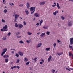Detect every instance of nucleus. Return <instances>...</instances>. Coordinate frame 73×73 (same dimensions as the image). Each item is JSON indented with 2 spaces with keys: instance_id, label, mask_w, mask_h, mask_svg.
<instances>
[{
  "instance_id": "26",
  "label": "nucleus",
  "mask_w": 73,
  "mask_h": 73,
  "mask_svg": "<svg viewBox=\"0 0 73 73\" xmlns=\"http://www.w3.org/2000/svg\"><path fill=\"white\" fill-rule=\"evenodd\" d=\"M48 28H49V27L48 26H47V27H43V28H44V29H48Z\"/></svg>"
},
{
  "instance_id": "1",
  "label": "nucleus",
  "mask_w": 73,
  "mask_h": 73,
  "mask_svg": "<svg viewBox=\"0 0 73 73\" xmlns=\"http://www.w3.org/2000/svg\"><path fill=\"white\" fill-rule=\"evenodd\" d=\"M30 11H32L31 13V14H33V13H34L35 12V9H36L35 7H31L30 8Z\"/></svg>"
},
{
  "instance_id": "44",
  "label": "nucleus",
  "mask_w": 73,
  "mask_h": 73,
  "mask_svg": "<svg viewBox=\"0 0 73 73\" xmlns=\"http://www.w3.org/2000/svg\"><path fill=\"white\" fill-rule=\"evenodd\" d=\"M23 24L25 25L26 24H27V23H26V22H25V21L23 22Z\"/></svg>"
},
{
  "instance_id": "33",
  "label": "nucleus",
  "mask_w": 73,
  "mask_h": 73,
  "mask_svg": "<svg viewBox=\"0 0 73 73\" xmlns=\"http://www.w3.org/2000/svg\"><path fill=\"white\" fill-rule=\"evenodd\" d=\"M16 20H17V19L15 18L14 19V22H15V23H16L17 22Z\"/></svg>"
},
{
  "instance_id": "5",
  "label": "nucleus",
  "mask_w": 73,
  "mask_h": 73,
  "mask_svg": "<svg viewBox=\"0 0 73 73\" xmlns=\"http://www.w3.org/2000/svg\"><path fill=\"white\" fill-rule=\"evenodd\" d=\"M34 16H35L37 17H38L40 16V15H39V14L38 13H34Z\"/></svg>"
},
{
  "instance_id": "16",
  "label": "nucleus",
  "mask_w": 73,
  "mask_h": 73,
  "mask_svg": "<svg viewBox=\"0 0 73 73\" xmlns=\"http://www.w3.org/2000/svg\"><path fill=\"white\" fill-rule=\"evenodd\" d=\"M15 27H19V25H18L17 24V23H16L15 24Z\"/></svg>"
},
{
  "instance_id": "6",
  "label": "nucleus",
  "mask_w": 73,
  "mask_h": 73,
  "mask_svg": "<svg viewBox=\"0 0 73 73\" xmlns=\"http://www.w3.org/2000/svg\"><path fill=\"white\" fill-rule=\"evenodd\" d=\"M26 6L27 8L28 9L30 7V5H29V3L27 2L26 3Z\"/></svg>"
},
{
  "instance_id": "35",
  "label": "nucleus",
  "mask_w": 73,
  "mask_h": 73,
  "mask_svg": "<svg viewBox=\"0 0 73 73\" xmlns=\"http://www.w3.org/2000/svg\"><path fill=\"white\" fill-rule=\"evenodd\" d=\"M30 63V62H28L26 63V65H28V64H29Z\"/></svg>"
},
{
  "instance_id": "17",
  "label": "nucleus",
  "mask_w": 73,
  "mask_h": 73,
  "mask_svg": "<svg viewBox=\"0 0 73 73\" xmlns=\"http://www.w3.org/2000/svg\"><path fill=\"white\" fill-rule=\"evenodd\" d=\"M2 40H7V38L4 37L2 38Z\"/></svg>"
},
{
  "instance_id": "53",
  "label": "nucleus",
  "mask_w": 73,
  "mask_h": 73,
  "mask_svg": "<svg viewBox=\"0 0 73 73\" xmlns=\"http://www.w3.org/2000/svg\"><path fill=\"white\" fill-rule=\"evenodd\" d=\"M55 13L56 14V13H58V11H56L55 12Z\"/></svg>"
},
{
  "instance_id": "42",
  "label": "nucleus",
  "mask_w": 73,
  "mask_h": 73,
  "mask_svg": "<svg viewBox=\"0 0 73 73\" xmlns=\"http://www.w3.org/2000/svg\"><path fill=\"white\" fill-rule=\"evenodd\" d=\"M56 5H52V7L53 8H54V7H56Z\"/></svg>"
},
{
  "instance_id": "46",
  "label": "nucleus",
  "mask_w": 73,
  "mask_h": 73,
  "mask_svg": "<svg viewBox=\"0 0 73 73\" xmlns=\"http://www.w3.org/2000/svg\"><path fill=\"white\" fill-rule=\"evenodd\" d=\"M57 42H58V43H59L60 42H61V41H60L59 40H57Z\"/></svg>"
},
{
  "instance_id": "54",
  "label": "nucleus",
  "mask_w": 73,
  "mask_h": 73,
  "mask_svg": "<svg viewBox=\"0 0 73 73\" xmlns=\"http://www.w3.org/2000/svg\"><path fill=\"white\" fill-rule=\"evenodd\" d=\"M57 54H58V55H59V56H60L61 55L60 54V53H57Z\"/></svg>"
},
{
  "instance_id": "63",
  "label": "nucleus",
  "mask_w": 73,
  "mask_h": 73,
  "mask_svg": "<svg viewBox=\"0 0 73 73\" xmlns=\"http://www.w3.org/2000/svg\"><path fill=\"white\" fill-rule=\"evenodd\" d=\"M69 1H72V2H73V0H69Z\"/></svg>"
},
{
  "instance_id": "4",
  "label": "nucleus",
  "mask_w": 73,
  "mask_h": 73,
  "mask_svg": "<svg viewBox=\"0 0 73 73\" xmlns=\"http://www.w3.org/2000/svg\"><path fill=\"white\" fill-rule=\"evenodd\" d=\"M41 45H42V43H40L37 45L36 46V48H40L41 47Z\"/></svg>"
},
{
  "instance_id": "55",
  "label": "nucleus",
  "mask_w": 73,
  "mask_h": 73,
  "mask_svg": "<svg viewBox=\"0 0 73 73\" xmlns=\"http://www.w3.org/2000/svg\"><path fill=\"white\" fill-rule=\"evenodd\" d=\"M16 67H17V66H15L13 67V68H14V69H15L16 68Z\"/></svg>"
},
{
  "instance_id": "23",
  "label": "nucleus",
  "mask_w": 73,
  "mask_h": 73,
  "mask_svg": "<svg viewBox=\"0 0 73 73\" xmlns=\"http://www.w3.org/2000/svg\"><path fill=\"white\" fill-rule=\"evenodd\" d=\"M19 43H21V44H24V42L22 40H21L19 42Z\"/></svg>"
},
{
  "instance_id": "57",
  "label": "nucleus",
  "mask_w": 73,
  "mask_h": 73,
  "mask_svg": "<svg viewBox=\"0 0 73 73\" xmlns=\"http://www.w3.org/2000/svg\"><path fill=\"white\" fill-rule=\"evenodd\" d=\"M36 25L38 26V25H39V23H38L37 24H36Z\"/></svg>"
},
{
  "instance_id": "45",
  "label": "nucleus",
  "mask_w": 73,
  "mask_h": 73,
  "mask_svg": "<svg viewBox=\"0 0 73 73\" xmlns=\"http://www.w3.org/2000/svg\"><path fill=\"white\" fill-rule=\"evenodd\" d=\"M48 62H50V61L51 60V59H49V58H48Z\"/></svg>"
},
{
  "instance_id": "50",
  "label": "nucleus",
  "mask_w": 73,
  "mask_h": 73,
  "mask_svg": "<svg viewBox=\"0 0 73 73\" xmlns=\"http://www.w3.org/2000/svg\"><path fill=\"white\" fill-rule=\"evenodd\" d=\"M32 60H33V61H35V60H36V58H35V59H33V58H32Z\"/></svg>"
},
{
  "instance_id": "58",
  "label": "nucleus",
  "mask_w": 73,
  "mask_h": 73,
  "mask_svg": "<svg viewBox=\"0 0 73 73\" xmlns=\"http://www.w3.org/2000/svg\"><path fill=\"white\" fill-rule=\"evenodd\" d=\"M39 4L40 5H42V2H40L39 3Z\"/></svg>"
},
{
  "instance_id": "39",
  "label": "nucleus",
  "mask_w": 73,
  "mask_h": 73,
  "mask_svg": "<svg viewBox=\"0 0 73 73\" xmlns=\"http://www.w3.org/2000/svg\"><path fill=\"white\" fill-rule=\"evenodd\" d=\"M19 6H20V7H23V4H20L19 5Z\"/></svg>"
},
{
  "instance_id": "9",
  "label": "nucleus",
  "mask_w": 73,
  "mask_h": 73,
  "mask_svg": "<svg viewBox=\"0 0 73 73\" xmlns=\"http://www.w3.org/2000/svg\"><path fill=\"white\" fill-rule=\"evenodd\" d=\"M18 27L20 29L22 28L23 27V25L21 24H19Z\"/></svg>"
},
{
  "instance_id": "36",
  "label": "nucleus",
  "mask_w": 73,
  "mask_h": 73,
  "mask_svg": "<svg viewBox=\"0 0 73 73\" xmlns=\"http://www.w3.org/2000/svg\"><path fill=\"white\" fill-rule=\"evenodd\" d=\"M61 18H62V20H64L65 19V18H64V17L62 16H61Z\"/></svg>"
},
{
  "instance_id": "56",
  "label": "nucleus",
  "mask_w": 73,
  "mask_h": 73,
  "mask_svg": "<svg viewBox=\"0 0 73 73\" xmlns=\"http://www.w3.org/2000/svg\"><path fill=\"white\" fill-rule=\"evenodd\" d=\"M60 55H62V54H63V52H62L60 53Z\"/></svg>"
},
{
  "instance_id": "12",
  "label": "nucleus",
  "mask_w": 73,
  "mask_h": 73,
  "mask_svg": "<svg viewBox=\"0 0 73 73\" xmlns=\"http://www.w3.org/2000/svg\"><path fill=\"white\" fill-rule=\"evenodd\" d=\"M56 6L58 9H60V6L59 5V4L58 3H57Z\"/></svg>"
},
{
  "instance_id": "13",
  "label": "nucleus",
  "mask_w": 73,
  "mask_h": 73,
  "mask_svg": "<svg viewBox=\"0 0 73 73\" xmlns=\"http://www.w3.org/2000/svg\"><path fill=\"white\" fill-rule=\"evenodd\" d=\"M68 26H69L70 27V26H72V23L70 22H69L68 24Z\"/></svg>"
},
{
  "instance_id": "52",
  "label": "nucleus",
  "mask_w": 73,
  "mask_h": 73,
  "mask_svg": "<svg viewBox=\"0 0 73 73\" xmlns=\"http://www.w3.org/2000/svg\"><path fill=\"white\" fill-rule=\"evenodd\" d=\"M20 37H21V36H17V38H20Z\"/></svg>"
},
{
  "instance_id": "30",
  "label": "nucleus",
  "mask_w": 73,
  "mask_h": 73,
  "mask_svg": "<svg viewBox=\"0 0 73 73\" xmlns=\"http://www.w3.org/2000/svg\"><path fill=\"white\" fill-rule=\"evenodd\" d=\"M19 61H20L19 59H18L17 60V61L16 62L17 63H19Z\"/></svg>"
},
{
  "instance_id": "34",
  "label": "nucleus",
  "mask_w": 73,
  "mask_h": 73,
  "mask_svg": "<svg viewBox=\"0 0 73 73\" xmlns=\"http://www.w3.org/2000/svg\"><path fill=\"white\" fill-rule=\"evenodd\" d=\"M52 70L51 71V72L53 73H54V72H55V70L54 69H52Z\"/></svg>"
},
{
  "instance_id": "32",
  "label": "nucleus",
  "mask_w": 73,
  "mask_h": 73,
  "mask_svg": "<svg viewBox=\"0 0 73 73\" xmlns=\"http://www.w3.org/2000/svg\"><path fill=\"white\" fill-rule=\"evenodd\" d=\"M69 47L70 48V49H73V46H72L69 45Z\"/></svg>"
},
{
  "instance_id": "62",
  "label": "nucleus",
  "mask_w": 73,
  "mask_h": 73,
  "mask_svg": "<svg viewBox=\"0 0 73 73\" xmlns=\"http://www.w3.org/2000/svg\"><path fill=\"white\" fill-rule=\"evenodd\" d=\"M1 31H4V29H1Z\"/></svg>"
},
{
  "instance_id": "37",
  "label": "nucleus",
  "mask_w": 73,
  "mask_h": 73,
  "mask_svg": "<svg viewBox=\"0 0 73 73\" xmlns=\"http://www.w3.org/2000/svg\"><path fill=\"white\" fill-rule=\"evenodd\" d=\"M71 54H72V53H71V52H69V55L70 57V56H71Z\"/></svg>"
},
{
  "instance_id": "21",
  "label": "nucleus",
  "mask_w": 73,
  "mask_h": 73,
  "mask_svg": "<svg viewBox=\"0 0 73 73\" xmlns=\"http://www.w3.org/2000/svg\"><path fill=\"white\" fill-rule=\"evenodd\" d=\"M9 60H8V59H5V62H8Z\"/></svg>"
},
{
  "instance_id": "47",
  "label": "nucleus",
  "mask_w": 73,
  "mask_h": 73,
  "mask_svg": "<svg viewBox=\"0 0 73 73\" xmlns=\"http://www.w3.org/2000/svg\"><path fill=\"white\" fill-rule=\"evenodd\" d=\"M41 60L43 62H44V59H41Z\"/></svg>"
},
{
  "instance_id": "19",
  "label": "nucleus",
  "mask_w": 73,
  "mask_h": 73,
  "mask_svg": "<svg viewBox=\"0 0 73 73\" xmlns=\"http://www.w3.org/2000/svg\"><path fill=\"white\" fill-rule=\"evenodd\" d=\"M20 34V32H18L16 33V35L17 36H18V35H19Z\"/></svg>"
},
{
  "instance_id": "2",
  "label": "nucleus",
  "mask_w": 73,
  "mask_h": 73,
  "mask_svg": "<svg viewBox=\"0 0 73 73\" xmlns=\"http://www.w3.org/2000/svg\"><path fill=\"white\" fill-rule=\"evenodd\" d=\"M7 48H6L5 49H3L2 50V52L1 56H3L4 54L6 52H7Z\"/></svg>"
},
{
  "instance_id": "22",
  "label": "nucleus",
  "mask_w": 73,
  "mask_h": 73,
  "mask_svg": "<svg viewBox=\"0 0 73 73\" xmlns=\"http://www.w3.org/2000/svg\"><path fill=\"white\" fill-rule=\"evenodd\" d=\"M19 54H18L16 53L15 54V56L16 57H19Z\"/></svg>"
},
{
  "instance_id": "7",
  "label": "nucleus",
  "mask_w": 73,
  "mask_h": 73,
  "mask_svg": "<svg viewBox=\"0 0 73 73\" xmlns=\"http://www.w3.org/2000/svg\"><path fill=\"white\" fill-rule=\"evenodd\" d=\"M45 36V33H42L40 35V36L41 37H44V36Z\"/></svg>"
},
{
  "instance_id": "20",
  "label": "nucleus",
  "mask_w": 73,
  "mask_h": 73,
  "mask_svg": "<svg viewBox=\"0 0 73 73\" xmlns=\"http://www.w3.org/2000/svg\"><path fill=\"white\" fill-rule=\"evenodd\" d=\"M50 49V48H46V50L47 51H49V50Z\"/></svg>"
},
{
  "instance_id": "60",
  "label": "nucleus",
  "mask_w": 73,
  "mask_h": 73,
  "mask_svg": "<svg viewBox=\"0 0 73 73\" xmlns=\"http://www.w3.org/2000/svg\"><path fill=\"white\" fill-rule=\"evenodd\" d=\"M11 53H13V54L14 53V51H12Z\"/></svg>"
},
{
  "instance_id": "31",
  "label": "nucleus",
  "mask_w": 73,
  "mask_h": 73,
  "mask_svg": "<svg viewBox=\"0 0 73 73\" xmlns=\"http://www.w3.org/2000/svg\"><path fill=\"white\" fill-rule=\"evenodd\" d=\"M11 32H9L8 34H7V36H10L11 35Z\"/></svg>"
},
{
  "instance_id": "15",
  "label": "nucleus",
  "mask_w": 73,
  "mask_h": 73,
  "mask_svg": "<svg viewBox=\"0 0 73 73\" xmlns=\"http://www.w3.org/2000/svg\"><path fill=\"white\" fill-rule=\"evenodd\" d=\"M19 15L16 14V15L15 16V18L17 19V17H19Z\"/></svg>"
},
{
  "instance_id": "59",
  "label": "nucleus",
  "mask_w": 73,
  "mask_h": 73,
  "mask_svg": "<svg viewBox=\"0 0 73 73\" xmlns=\"http://www.w3.org/2000/svg\"><path fill=\"white\" fill-rule=\"evenodd\" d=\"M9 5H11L12 3H9Z\"/></svg>"
},
{
  "instance_id": "18",
  "label": "nucleus",
  "mask_w": 73,
  "mask_h": 73,
  "mask_svg": "<svg viewBox=\"0 0 73 73\" xmlns=\"http://www.w3.org/2000/svg\"><path fill=\"white\" fill-rule=\"evenodd\" d=\"M28 59L26 58H25V59H24V61H28Z\"/></svg>"
},
{
  "instance_id": "41",
  "label": "nucleus",
  "mask_w": 73,
  "mask_h": 73,
  "mask_svg": "<svg viewBox=\"0 0 73 73\" xmlns=\"http://www.w3.org/2000/svg\"><path fill=\"white\" fill-rule=\"evenodd\" d=\"M48 58H49V59H51V58H52V56L50 55L49 56Z\"/></svg>"
},
{
  "instance_id": "49",
  "label": "nucleus",
  "mask_w": 73,
  "mask_h": 73,
  "mask_svg": "<svg viewBox=\"0 0 73 73\" xmlns=\"http://www.w3.org/2000/svg\"><path fill=\"white\" fill-rule=\"evenodd\" d=\"M26 42H27V43H28V44H29V43H30V42L29 40H27Z\"/></svg>"
},
{
  "instance_id": "27",
  "label": "nucleus",
  "mask_w": 73,
  "mask_h": 73,
  "mask_svg": "<svg viewBox=\"0 0 73 73\" xmlns=\"http://www.w3.org/2000/svg\"><path fill=\"white\" fill-rule=\"evenodd\" d=\"M53 45H54V48H55V47L56 46V43H55L53 44Z\"/></svg>"
},
{
  "instance_id": "61",
  "label": "nucleus",
  "mask_w": 73,
  "mask_h": 73,
  "mask_svg": "<svg viewBox=\"0 0 73 73\" xmlns=\"http://www.w3.org/2000/svg\"><path fill=\"white\" fill-rule=\"evenodd\" d=\"M7 29H4V31H7Z\"/></svg>"
},
{
  "instance_id": "48",
  "label": "nucleus",
  "mask_w": 73,
  "mask_h": 73,
  "mask_svg": "<svg viewBox=\"0 0 73 73\" xmlns=\"http://www.w3.org/2000/svg\"><path fill=\"white\" fill-rule=\"evenodd\" d=\"M43 62H40V63L41 65H42V63H43Z\"/></svg>"
},
{
  "instance_id": "64",
  "label": "nucleus",
  "mask_w": 73,
  "mask_h": 73,
  "mask_svg": "<svg viewBox=\"0 0 73 73\" xmlns=\"http://www.w3.org/2000/svg\"><path fill=\"white\" fill-rule=\"evenodd\" d=\"M11 5H14V4H13V3H12V4H11Z\"/></svg>"
},
{
  "instance_id": "25",
  "label": "nucleus",
  "mask_w": 73,
  "mask_h": 73,
  "mask_svg": "<svg viewBox=\"0 0 73 73\" xmlns=\"http://www.w3.org/2000/svg\"><path fill=\"white\" fill-rule=\"evenodd\" d=\"M46 33L48 35H49L50 33L49 31H47Z\"/></svg>"
},
{
  "instance_id": "51",
  "label": "nucleus",
  "mask_w": 73,
  "mask_h": 73,
  "mask_svg": "<svg viewBox=\"0 0 73 73\" xmlns=\"http://www.w3.org/2000/svg\"><path fill=\"white\" fill-rule=\"evenodd\" d=\"M53 14L54 15H56V13H55V12H53Z\"/></svg>"
},
{
  "instance_id": "29",
  "label": "nucleus",
  "mask_w": 73,
  "mask_h": 73,
  "mask_svg": "<svg viewBox=\"0 0 73 73\" xmlns=\"http://www.w3.org/2000/svg\"><path fill=\"white\" fill-rule=\"evenodd\" d=\"M2 23H5V20H4L3 19H2Z\"/></svg>"
},
{
  "instance_id": "40",
  "label": "nucleus",
  "mask_w": 73,
  "mask_h": 73,
  "mask_svg": "<svg viewBox=\"0 0 73 73\" xmlns=\"http://www.w3.org/2000/svg\"><path fill=\"white\" fill-rule=\"evenodd\" d=\"M43 22V20H41L40 21V23H42Z\"/></svg>"
},
{
  "instance_id": "14",
  "label": "nucleus",
  "mask_w": 73,
  "mask_h": 73,
  "mask_svg": "<svg viewBox=\"0 0 73 73\" xmlns=\"http://www.w3.org/2000/svg\"><path fill=\"white\" fill-rule=\"evenodd\" d=\"M25 12H26L27 15H28L29 14V12H28V10L27 9L25 10Z\"/></svg>"
},
{
  "instance_id": "28",
  "label": "nucleus",
  "mask_w": 73,
  "mask_h": 73,
  "mask_svg": "<svg viewBox=\"0 0 73 73\" xmlns=\"http://www.w3.org/2000/svg\"><path fill=\"white\" fill-rule=\"evenodd\" d=\"M3 12H4V13H7V10L5 9L4 10Z\"/></svg>"
},
{
  "instance_id": "10",
  "label": "nucleus",
  "mask_w": 73,
  "mask_h": 73,
  "mask_svg": "<svg viewBox=\"0 0 73 73\" xmlns=\"http://www.w3.org/2000/svg\"><path fill=\"white\" fill-rule=\"evenodd\" d=\"M8 28V26L7 25H5L4 27H3V29H6Z\"/></svg>"
},
{
  "instance_id": "38",
  "label": "nucleus",
  "mask_w": 73,
  "mask_h": 73,
  "mask_svg": "<svg viewBox=\"0 0 73 73\" xmlns=\"http://www.w3.org/2000/svg\"><path fill=\"white\" fill-rule=\"evenodd\" d=\"M42 3V5H44V4H45V1H43Z\"/></svg>"
},
{
  "instance_id": "11",
  "label": "nucleus",
  "mask_w": 73,
  "mask_h": 73,
  "mask_svg": "<svg viewBox=\"0 0 73 73\" xmlns=\"http://www.w3.org/2000/svg\"><path fill=\"white\" fill-rule=\"evenodd\" d=\"M3 57H4V58H8L9 56L8 55H5L3 56Z\"/></svg>"
},
{
  "instance_id": "43",
  "label": "nucleus",
  "mask_w": 73,
  "mask_h": 73,
  "mask_svg": "<svg viewBox=\"0 0 73 73\" xmlns=\"http://www.w3.org/2000/svg\"><path fill=\"white\" fill-rule=\"evenodd\" d=\"M16 68H17L18 69H20V67L18 66H17Z\"/></svg>"
},
{
  "instance_id": "3",
  "label": "nucleus",
  "mask_w": 73,
  "mask_h": 73,
  "mask_svg": "<svg viewBox=\"0 0 73 73\" xmlns=\"http://www.w3.org/2000/svg\"><path fill=\"white\" fill-rule=\"evenodd\" d=\"M70 45L72 46V44H73V38H71L70 39Z\"/></svg>"
},
{
  "instance_id": "24",
  "label": "nucleus",
  "mask_w": 73,
  "mask_h": 73,
  "mask_svg": "<svg viewBox=\"0 0 73 73\" xmlns=\"http://www.w3.org/2000/svg\"><path fill=\"white\" fill-rule=\"evenodd\" d=\"M27 33L28 35H32V33H30V32H27Z\"/></svg>"
},
{
  "instance_id": "8",
  "label": "nucleus",
  "mask_w": 73,
  "mask_h": 73,
  "mask_svg": "<svg viewBox=\"0 0 73 73\" xmlns=\"http://www.w3.org/2000/svg\"><path fill=\"white\" fill-rule=\"evenodd\" d=\"M18 54H19L20 56H23L24 54L21 52L19 51L18 52Z\"/></svg>"
}]
</instances>
